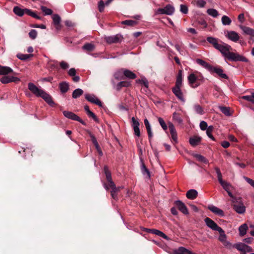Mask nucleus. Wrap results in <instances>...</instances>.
<instances>
[{"instance_id":"f257e3e1","label":"nucleus","mask_w":254,"mask_h":254,"mask_svg":"<svg viewBox=\"0 0 254 254\" xmlns=\"http://www.w3.org/2000/svg\"><path fill=\"white\" fill-rule=\"evenodd\" d=\"M207 42L211 44L213 47L218 50L226 60L233 62H247L248 59L245 57L237 53L232 52L230 45L223 43L218 38L213 37H208L206 39Z\"/></svg>"},{"instance_id":"f03ea898","label":"nucleus","mask_w":254,"mask_h":254,"mask_svg":"<svg viewBox=\"0 0 254 254\" xmlns=\"http://www.w3.org/2000/svg\"><path fill=\"white\" fill-rule=\"evenodd\" d=\"M33 94L38 97H41L49 106L53 107L55 105L51 96L41 88H39L33 84Z\"/></svg>"},{"instance_id":"7ed1b4c3","label":"nucleus","mask_w":254,"mask_h":254,"mask_svg":"<svg viewBox=\"0 0 254 254\" xmlns=\"http://www.w3.org/2000/svg\"><path fill=\"white\" fill-rule=\"evenodd\" d=\"M123 72L124 75L128 78L129 79H135L136 77V75L135 73L132 72L131 71L126 69H122L121 70L118 71L115 74V77L117 79H123L120 75V74H121Z\"/></svg>"},{"instance_id":"20e7f679","label":"nucleus","mask_w":254,"mask_h":254,"mask_svg":"<svg viewBox=\"0 0 254 254\" xmlns=\"http://www.w3.org/2000/svg\"><path fill=\"white\" fill-rule=\"evenodd\" d=\"M123 40V37L121 34H116L105 37V41L109 44L120 43Z\"/></svg>"},{"instance_id":"39448f33","label":"nucleus","mask_w":254,"mask_h":254,"mask_svg":"<svg viewBox=\"0 0 254 254\" xmlns=\"http://www.w3.org/2000/svg\"><path fill=\"white\" fill-rule=\"evenodd\" d=\"M225 37L229 40L237 42L240 39V36L238 33L234 31H226L224 32Z\"/></svg>"},{"instance_id":"423d86ee","label":"nucleus","mask_w":254,"mask_h":254,"mask_svg":"<svg viewBox=\"0 0 254 254\" xmlns=\"http://www.w3.org/2000/svg\"><path fill=\"white\" fill-rule=\"evenodd\" d=\"M174 7L170 4H168L164 8H159L157 13L160 14L172 15L174 12Z\"/></svg>"},{"instance_id":"0eeeda50","label":"nucleus","mask_w":254,"mask_h":254,"mask_svg":"<svg viewBox=\"0 0 254 254\" xmlns=\"http://www.w3.org/2000/svg\"><path fill=\"white\" fill-rule=\"evenodd\" d=\"M234 247L242 253H250L253 252V249L249 246L242 243L236 244Z\"/></svg>"},{"instance_id":"6e6552de","label":"nucleus","mask_w":254,"mask_h":254,"mask_svg":"<svg viewBox=\"0 0 254 254\" xmlns=\"http://www.w3.org/2000/svg\"><path fill=\"white\" fill-rule=\"evenodd\" d=\"M13 12L19 16H22L24 13L27 14L28 15L32 16V11L30 9L24 8H21L18 6H14L13 9Z\"/></svg>"},{"instance_id":"1a4fd4ad","label":"nucleus","mask_w":254,"mask_h":254,"mask_svg":"<svg viewBox=\"0 0 254 254\" xmlns=\"http://www.w3.org/2000/svg\"><path fill=\"white\" fill-rule=\"evenodd\" d=\"M85 99L89 102L95 104L99 107H102V103L101 101L94 94H86Z\"/></svg>"},{"instance_id":"9d476101","label":"nucleus","mask_w":254,"mask_h":254,"mask_svg":"<svg viewBox=\"0 0 254 254\" xmlns=\"http://www.w3.org/2000/svg\"><path fill=\"white\" fill-rule=\"evenodd\" d=\"M64 115L67 118L74 120L78 121L80 123L83 125H84V122L81 120L80 117H79L77 115L75 114L74 113L69 112L68 111H64L63 112Z\"/></svg>"},{"instance_id":"9b49d317","label":"nucleus","mask_w":254,"mask_h":254,"mask_svg":"<svg viewBox=\"0 0 254 254\" xmlns=\"http://www.w3.org/2000/svg\"><path fill=\"white\" fill-rule=\"evenodd\" d=\"M204 222L207 226L214 231H218L221 229L213 220L209 217H206L204 219Z\"/></svg>"},{"instance_id":"f8f14e48","label":"nucleus","mask_w":254,"mask_h":254,"mask_svg":"<svg viewBox=\"0 0 254 254\" xmlns=\"http://www.w3.org/2000/svg\"><path fill=\"white\" fill-rule=\"evenodd\" d=\"M110 188L112 189L111 191L112 197L113 199L117 200L118 199V193L123 189L122 187H116L114 183H112L109 185Z\"/></svg>"},{"instance_id":"ddd939ff","label":"nucleus","mask_w":254,"mask_h":254,"mask_svg":"<svg viewBox=\"0 0 254 254\" xmlns=\"http://www.w3.org/2000/svg\"><path fill=\"white\" fill-rule=\"evenodd\" d=\"M0 81L3 84H7L11 82L16 83L19 81L20 80L16 77L4 75L0 78Z\"/></svg>"},{"instance_id":"4468645a","label":"nucleus","mask_w":254,"mask_h":254,"mask_svg":"<svg viewBox=\"0 0 254 254\" xmlns=\"http://www.w3.org/2000/svg\"><path fill=\"white\" fill-rule=\"evenodd\" d=\"M142 230L144 232L153 234L159 236L165 239H168V237L164 233H163L162 232H161L159 230H158L157 229H148V228H143L142 229Z\"/></svg>"},{"instance_id":"2eb2a0df","label":"nucleus","mask_w":254,"mask_h":254,"mask_svg":"<svg viewBox=\"0 0 254 254\" xmlns=\"http://www.w3.org/2000/svg\"><path fill=\"white\" fill-rule=\"evenodd\" d=\"M176 205L177 206L179 210L181 211L183 214L187 215L189 214V211L187 206L181 200H177L175 202Z\"/></svg>"},{"instance_id":"dca6fc26","label":"nucleus","mask_w":254,"mask_h":254,"mask_svg":"<svg viewBox=\"0 0 254 254\" xmlns=\"http://www.w3.org/2000/svg\"><path fill=\"white\" fill-rule=\"evenodd\" d=\"M181 88L179 87H173L172 92L178 99L184 102L185 99Z\"/></svg>"},{"instance_id":"f3484780","label":"nucleus","mask_w":254,"mask_h":254,"mask_svg":"<svg viewBox=\"0 0 254 254\" xmlns=\"http://www.w3.org/2000/svg\"><path fill=\"white\" fill-rule=\"evenodd\" d=\"M209 71L215 72L221 78L224 79H227L228 78V76L226 74L223 73V69L220 67H216L211 66Z\"/></svg>"},{"instance_id":"a211bd4d","label":"nucleus","mask_w":254,"mask_h":254,"mask_svg":"<svg viewBox=\"0 0 254 254\" xmlns=\"http://www.w3.org/2000/svg\"><path fill=\"white\" fill-rule=\"evenodd\" d=\"M220 184L223 187V188L227 192L229 196L231 198H233L234 195L231 192V189L232 188V185L230 183H228L225 181L221 183Z\"/></svg>"},{"instance_id":"6ab92c4d","label":"nucleus","mask_w":254,"mask_h":254,"mask_svg":"<svg viewBox=\"0 0 254 254\" xmlns=\"http://www.w3.org/2000/svg\"><path fill=\"white\" fill-rule=\"evenodd\" d=\"M52 19L56 29L57 31L60 30L61 28V25L60 24L61 21V17L58 14H54L52 16Z\"/></svg>"},{"instance_id":"aec40b11","label":"nucleus","mask_w":254,"mask_h":254,"mask_svg":"<svg viewBox=\"0 0 254 254\" xmlns=\"http://www.w3.org/2000/svg\"><path fill=\"white\" fill-rule=\"evenodd\" d=\"M208 208L213 213L218 216H223L224 215L223 211L215 206L210 205L208 206Z\"/></svg>"},{"instance_id":"412c9836","label":"nucleus","mask_w":254,"mask_h":254,"mask_svg":"<svg viewBox=\"0 0 254 254\" xmlns=\"http://www.w3.org/2000/svg\"><path fill=\"white\" fill-rule=\"evenodd\" d=\"M202 138L198 136H193L190 138L189 142L192 146H195L200 144Z\"/></svg>"},{"instance_id":"4be33fe9","label":"nucleus","mask_w":254,"mask_h":254,"mask_svg":"<svg viewBox=\"0 0 254 254\" xmlns=\"http://www.w3.org/2000/svg\"><path fill=\"white\" fill-rule=\"evenodd\" d=\"M234 210L239 214H243L246 211V207L242 203H238L234 204Z\"/></svg>"},{"instance_id":"5701e85b","label":"nucleus","mask_w":254,"mask_h":254,"mask_svg":"<svg viewBox=\"0 0 254 254\" xmlns=\"http://www.w3.org/2000/svg\"><path fill=\"white\" fill-rule=\"evenodd\" d=\"M183 81V74L182 70H179L177 76L176 80L175 82V86L174 87L181 88L182 85Z\"/></svg>"},{"instance_id":"b1692460","label":"nucleus","mask_w":254,"mask_h":254,"mask_svg":"<svg viewBox=\"0 0 254 254\" xmlns=\"http://www.w3.org/2000/svg\"><path fill=\"white\" fill-rule=\"evenodd\" d=\"M144 125L146 127V130H147V134H148V138H149V142H150L151 139L152 137H153V133H152V132L151 130V126L149 123V121H148V120L147 119H145L144 120Z\"/></svg>"},{"instance_id":"393cba45","label":"nucleus","mask_w":254,"mask_h":254,"mask_svg":"<svg viewBox=\"0 0 254 254\" xmlns=\"http://www.w3.org/2000/svg\"><path fill=\"white\" fill-rule=\"evenodd\" d=\"M240 27L245 34L254 37V29L244 25H241Z\"/></svg>"},{"instance_id":"a878e982","label":"nucleus","mask_w":254,"mask_h":254,"mask_svg":"<svg viewBox=\"0 0 254 254\" xmlns=\"http://www.w3.org/2000/svg\"><path fill=\"white\" fill-rule=\"evenodd\" d=\"M198 195L197 191L194 189H191L188 190L186 193V196L188 199H194Z\"/></svg>"},{"instance_id":"bb28decb","label":"nucleus","mask_w":254,"mask_h":254,"mask_svg":"<svg viewBox=\"0 0 254 254\" xmlns=\"http://www.w3.org/2000/svg\"><path fill=\"white\" fill-rule=\"evenodd\" d=\"M104 173L106 175L107 180L109 183V185H111L112 183H114L112 179L111 173L109 170L108 167L107 166H105L104 168Z\"/></svg>"},{"instance_id":"cd10ccee","label":"nucleus","mask_w":254,"mask_h":254,"mask_svg":"<svg viewBox=\"0 0 254 254\" xmlns=\"http://www.w3.org/2000/svg\"><path fill=\"white\" fill-rule=\"evenodd\" d=\"M12 69L8 66H3L0 65V75H6L12 72Z\"/></svg>"},{"instance_id":"c85d7f7f","label":"nucleus","mask_w":254,"mask_h":254,"mask_svg":"<svg viewBox=\"0 0 254 254\" xmlns=\"http://www.w3.org/2000/svg\"><path fill=\"white\" fill-rule=\"evenodd\" d=\"M130 85V82L128 81H121L117 84L116 85V89L118 91H119L121 89V88L123 87H128Z\"/></svg>"},{"instance_id":"c756f323","label":"nucleus","mask_w":254,"mask_h":254,"mask_svg":"<svg viewBox=\"0 0 254 254\" xmlns=\"http://www.w3.org/2000/svg\"><path fill=\"white\" fill-rule=\"evenodd\" d=\"M59 88L61 92L66 93L69 89V85L66 82H63L59 84Z\"/></svg>"},{"instance_id":"7c9ffc66","label":"nucleus","mask_w":254,"mask_h":254,"mask_svg":"<svg viewBox=\"0 0 254 254\" xmlns=\"http://www.w3.org/2000/svg\"><path fill=\"white\" fill-rule=\"evenodd\" d=\"M189 250L181 247L178 249L173 251V254H189Z\"/></svg>"},{"instance_id":"2f4dec72","label":"nucleus","mask_w":254,"mask_h":254,"mask_svg":"<svg viewBox=\"0 0 254 254\" xmlns=\"http://www.w3.org/2000/svg\"><path fill=\"white\" fill-rule=\"evenodd\" d=\"M95 45L92 43H87L85 44L83 47V50L88 51V52H92L95 49Z\"/></svg>"},{"instance_id":"473e14b6","label":"nucleus","mask_w":254,"mask_h":254,"mask_svg":"<svg viewBox=\"0 0 254 254\" xmlns=\"http://www.w3.org/2000/svg\"><path fill=\"white\" fill-rule=\"evenodd\" d=\"M196 63L198 64L202 65L204 67L206 68V69H208L209 70H210L211 67L212 66L210 64H209L208 63L205 62L204 61L199 59H197L196 60Z\"/></svg>"},{"instance_id":"72a5a7b5","label":"nucleus","mask_w":254,"mask_h":254,"mask_svg":"<svg viewBox=\"0 0 254 254\" xmlns=\"http://www.w3.org/2000/svg\"><path fill=\"white\" fill-rule=\"evenodd\" d=\"M207 13L214 17V18H216L219 15V12L218 11L215 9H214V8H209L207 10Z\"/></svg>"},{"instance_id":"f704fd0d","label":"nucleus","mask_w":254,"mask_h":254,"mask_svg":"<svg viewBox=\"0 0 254 254\" xmlns=\"http://www.w3.org/2000/svg\"><path fill=\"white\" fill-rule=\"evenodd\" d=\"M188 78L190 85L191 87H194V86H193V84L195 83L197 79V77L195 75V74L193 73H191L189 75Z\"/></svg>"},{"instance_id":"c9c22d12","label":"nucleus","mask_w":254,"mask_h":254,"mask_svg":"<svg viewBox=\"0 0 254 254\" xmlns=\"http://www.w3.org/2000/svg\"><path fill=\"white\" fill-rule=\"evenodd\" d=\"M247 229L248 226L246 224L241 225L239 228L240 235L241 236H244L246 234Z\"/></svg>"},{"instance_id":"e433bc0d","label":"nucleus","mask_w":254,"mask_h":254,"mask_svg":"<svg viewBox=\"0 0 254 254\" xmlns=\"http://www.w3.org/2000/svg\"><path fill=\"white\" fill-rule=\"evenodd\" d=\"M193 109L197 114L199 115H203L204 113L203 108L199 104H194L193 106Z\"/></svg>"},{"instance_id":"4c0bfd02","label":"nucleus","mask_w":254,"mask_h":254,"mask_svg":"<svg viewBox=\"0 0 254 254\" xmlns=\"http://www.w3.org/2000/svg\"><path fill=\"white\" fill-rule=\"evenodd\" d=\"M83 93V91L80 88H77L74 90L72 93V97L73 98H77L82 95Z\"/></svg>"},{"instance_id":"58836bf2","label":"nucleus","mask_w":254,"mask_h":254,"mask_svg":"<svg viewBox=\"0 0 254 254\" xmlns=\"http://www.w3.org/2000/svg\"><path fill=\"white\" fill-rule=\"evenodd\" d=\"M193 156L201 162H203L205 164L208 163V160L205 157L200 154H195L193 155Z\"/></svg>"},{"instance_id":"ea45409f","label":"nucleus","mask_w":254,"mask_h":254,"mask_svg":"<svg viewBox=\"0 0 254 254\" xmlns=\"http://www.w3.org/2000/svg\"><path fill=\"white\" fill-rule=\"evenodd\" d=\"M220 236L219 237V240L221 242L223 243L225 241L227 240V237L224 231L221 228L220 230L218 231Z\"/></svg>"},{"instance_id":"a19ab883","label":"nucleus","mask_w":254,"mask_h":254,"mask_svg":"<svg viewBox=\"0 0 254 254\" xmlns=\"http://www.w3.org/2000/svg\"><path fill=\"white\" fill-rule=\"evenodd\" d=\"M222 23L224 25H229L232 22L231 19L226 15L222 16L221 19Z\"/></svg>"},{"instance_id":"79ce46f5","label":"nucleus","mask_w":254,"mask_h":254,"mask_svg":"<svg viewBox=\"0 0 254 254\" xmlns=\"http://www.w3.org/2000/svg\"><path fill=\"white\" fill-rule=\"evenodd\" d=\"M213 127L212 126H209L206 129L207 135L212 140H215V138L212 134V132L213 130Z\"/></svg>"},{"instance_id":"37998d69","label":"nucleus","mask_w":254,"mask_h":254,"mask_svg":"<svg viewBox=\"0 0 254 254\" xmlns=\"http://www.w3.org/2000/svg\"><path fill=\"white\" fill-rule=\"evenodd\" d=\"M16 56L19 59L22 61H25L32 56V54H30L28 55L19 53Z\"/></svg>"},{"instance_id":"c03bdc74","label":"nucleus","mask_w":254,"mask_h":254,"mask_svg":"<svg viewBox=\"0 0 254 254\" xmlns=\"http://www.w3.org/2000/svg\"><path fill=\"white\" fill-rule=\"evenodd\" d=\"M168 125L169 129L170 130V132L171 135L177 133L175 127L172 123L169 122L168 123Z\"/></svg>"},{"instance_id":"a18cd8bd","label":"nucleus","mask_w":254,"mask_h":254,"mask_svg":"<svg viewBox=\"0 0 254 254\" xmlns=\"http://www.w3.org/2000/svg\"><path fill=\"white\" fill-rule=\"evenodd\" d=\"M158 121L163 129L166 131L168 127L163 119L161 117H158Z\"/></svg>"},{"instance_id":"49530a36","label":"nucleus","mask_w":254,"mask_h":254,"mask_svg":"<svg viewBox=\"0 0 254 254\" xmlns=\"http://www.w3.org/2000/svg\"><path fill=\"white\" fill-rule=\"evenodd\" d=\"M141 170L142 173L143 174H147L148 176L150 177V173H149V170L147 169V168L145 166L142 160H141Z\"/></svg>"},{"instance_id":"de8ad7c7","label":"nucleus","mask_w":254,"mask_h":254,"mask_svg":"<svg viewBox=\"0 0 254 254\" xmlns=\"http://www.w3.org/2000/svg\"><path fill=\"white\" fill-rule=\"evenodd\" d=\"M42 11L45 13V15H51L53 11L51 9L48 8L46 6H41Z\"/></svg>"},{"instance_id":"09e8293b","label":"nucleus","mask_w":254,"mask_h":254,"mask_svg":"<svg viewBox=\"0 0 254 254\" xmlns=\"http://www.w3.org/2000/svg\"><path fill=\"white\" fill-rule=\"evenodd\" d=\"M137 82L141 83L143 84L145 88V91L146 92V89L148 88V82L147 79H142L141 80L139 79L137 81H136Z\"/></svg>"},{"instance_id":"8fccbe9b","label":"nucleus","mask_w":254,"mask_h":254,"mask_svg":"<svg viewBox=\"0 0 254 254\" xmlns=\"http://www.w3.org/2000/svg\"><path fill=\"white\" fill-rule=\"evenodd\" d=\"M195 2L196 5L200 8L204 7L206 3V1L204 0H196Z\"/></svg>"},{"instance_id":"3c124183","label":"nucleus","mask_w":254,"mask_h":254,"mask_svg":"<svg viewBox=\"0 0 254 254\" xmlns=\"http://www.w3.org/2000/svg\"><path fill=\"white\" fill-rule=\"evenodd\" d=\"M105 3L102 0H100L98 2V9L100 12H102L104 10Z\"/></svg>"},{"instance_id":"603ef678","label":"nucleus","mask_w":254,"mask_h":254,"mask_svg":"<svg viewBox=\"0 0 254 254\" xmlns=\"http://www.w3.org/2000/svg\"><path fill=\"white\" fill-rule=\"evenodd\" d=\"M254 93H253L251 95H246L243 96L242 98L247 100L249 102H252L254 104Z\"/></svg>"},{"instance_id":"864d4df0","label":"nucleus","mask_w":254,"mask_h":254,"mask_svg":"<svg viewBox=\"0 0 254 254\" xmlns=\"http://www.w3.org/2000/svg\"><path fill=\"white\" fill-rule=\"evenodd\" d=\"M122 23L128 26H133L136 24V22L132 20H126L123 21Z\"/></svg>"},{"instance_id":"5fc2aeb1","label":"nucleus","mask_w":254,"mask_h":254,"mask_svg":"<svg viewBox=\"0 0 254 254\" xmlns=\"http://www.w3.org/2000/svg\"><path fill=\"white\" fill-rule=\"evenodd\" d=\"M132 127H139V123L138 120L136 119L134 117L131 118Z\"/></svg>"},{"instance_id":"6e6d98bb","label":"nucleus","mask_w":254,"mask_h":254,"mask_svg":"<svg viewBox=\"0 0 254 254\" xmlns=\"http://www.w3.org/2000/svg\"><path fill=\"white\" fill-rule=\"evenodd\" d=\"M199 127L200 129L202 130H206L208 128L207 123L203 121L200 122Z\"/></svg>"},{"instance_id":"4d7b16f0","label":"nucleus","mask_w":254,"mask_h":254,"mask_svg":"<svg viewBox=\"0 0 254 254\" xmlns=\"http://www.w3.org/2000/svg\"><path fill=\"white\" fill-rule=\"evenodd\" d=\"M221 112L227 116L230 115V110L228 108L226 107H222L220 108Z\"/></svg>"},{"instance_id":"13d9d810","label":"nucleus","mask_w":254,"mask_h":254,"mask_svg":"<svg viewBox=\"0 0 254 254\" xmlns=\"http://www.w3.org/2000/svg\"><path fill=\"white\" fill-rule=\"evenodd\" d=\"M180 11L184 14H187L188 12V8L187 5L181 4L180 5Z\"/></svg>"},{"instance_id":"bf43d9fd","label":"nucleus","mask_w":254,"mask_h":254,"mask_svg":"<svg viewBox=\"0 0 254 254\" xmlns=\"http://www.w3.org/2000/svg\"><path fill=\"white\" fill-rule=\"evenodd\" d=\"M223 245L227 248L231 249L232 248H234V246L232 245L231 243L227 241V240L222 243Z\"/></svg>"},{"instance_id":"052dcab7","label":"nucleus","mask_w":254,"mask_h":254,"mask_svg":"<svg viewBox=\"0 0 254 254\" xmlns=\"http://www.w3.org/2000/svg\"><path fill=\"white\" fill-rule=\"evenodd\" d=\"M28 89L29 91H26L25 92V94L27 96L30 97L31 96L30 92L32 91V82H29L28 83Z\"/></svg>"},{"instance_id":"680f3d73","label":"nucleus","mask_w":254,"mask_h":254,"mask_svg":"<svg viewBox=\"0 0 254 254\" xmlns=\"http://www.w3.org/2000/svg\"><path fill=\"white\" fill-rule=\"evenodd\" d=\"M60 66L62 68H63L64 69H67L69 67V65L67 63H66L64 61H62L60 63Z\"/></svg>"},{"instance_id":"e2e57ef3","label":"nucleus","mask_w":254,"mask_h":254,"mask_svg":"<svg viewBox=\"0 0 254 254\" xmlns=\"http://www.w3.org/2000/svg\"><path fill=\"white\" fill-rule=\"evenodd\" d=\"M244 178L249 184L254 188V181L253 180L247 177H244Z\"/></svg>"},{"instance_id":"0e129e2a","label":"nucleus","mask_w":254,"mask_h":254,"mask_svg":"<svg viewBox=\"0 0 254 254\" xmlns=\"http://www.w3.org/2000/svg\"><path fill=\"white\" fill-rule=\"evenodd\" d=\"M133 129L134 134L137 136L139 137L140 135V132L139 127H133Z\"/></svg>"},{"instance_id":"69168bd1","label":"nucleus","mask_w":254,"mask_h":254,"mask_svg":"<svg viewBox=\"0 0 254 254\" xmlns=\"http://www.w3.org/2000/svg\"><path fill=\"white\" fill-rule=\"evenodd\" d=\"M89 136L91 137V140L94 144L98 143V141H97L95 135L93 133H92L91 132H89Z\"/></svg>"},{"instance_id":"338daca9","label":"nucleus","mask_w":254,"mask_h":254,"mask_svg":"<svg viewBox=\"0 0 254 254\" xmlns=\"http://www.w3.org/2000/svg\"><path fill=\"white\" fill-rule=\"evenodd\" d=\"M76 72V71L75 68H71L68 70V74L70 76H73L75 75Z\"/></svg>"},{"instance_id":"774afa93","label":"nucleus","mask_w":254,"mask_h":254,"mask_svg":"<svg viewBox=\"0 0 254 254\" xmlns=\"http://www.w3.org/2000/svg\"><path fill=\"white\" fill-rule=\"evenodd\" d=\"M87 115L89 117L92 118L95 121H96L97 120V118L96 116L92 111H90V112H88V113H87Z\"/></svg>"}]
</instances>
